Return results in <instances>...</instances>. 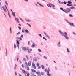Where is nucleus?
Returning <instances> with one entry per match:
<instances>
[{"mask_svg": "<svg viewBox=\"0 0 76 76\" xmlns=\"http://www.w3.org/2000/svg\"><path fill=\"white\" fill-rule=\"evenodd\" d=\"M59 32L62 36L66 38V39H69V37L67 36V33L66 32L63 33L61 32L60 30H59Z\"/></svg>", "mask_w": 76, "mask_h": 76, "instance_id": "obj_1", "label": "nucleus"}, {"mask_svg": "<svg viewBox=\"0 0 76 76\" xmlns=\"http://www.w3.org/2000/svg\"><path fill=\"white\" fill-rule=\"evenodd\" d=\"M16 41H17L16 44H17V47L18 48V50H19V45L20 43H19V41L17 40H16Z\"/></svg>", "mask_w": 76, "mask_h": 76, "instance_id": "obj_2", "label": "nucleus"}, {"mask_svg": "<svg viewBox=\"0 0 76 76\" xmlns=\"http://www.w3.org/2000/svg\"><path fill=\"white\" fill-rule=\"evenodd\" d=\"M22 50L23 51H27V50H26V48L25 47H23L22 48Z\"/></svg>", "mask_w": 76, "mask_h": 76, "instance_id": "obj_3", "label": "nucleus"}, {"mask_svg": "<svg viewBox=\"0 0 76 76\" xmlns=\"http://www.w3.org/2000/svg\"><path fill=\"white\" fill-rule=\"evenodd\" d=\"M66 11H67V13H69V12H70V11H71L70 9L69 8H66Z\"/></svg>", "mask_w": 76, "mask_h": 76, "instance_id": "obj_4", "label": "nucleus"}, {"mask_svg": "<svg viewBox=\"0 0 76 76\" xmlns=\"http://www.w3.org/2000/svg\"><path fill=\"white\" fill-rule=\"evenodd\" d=\"M57 46L58 47H61V45H60V42H59L57 44Z\"/></svg>", "mask_w": 76, "mask_h": 76, "instance_id": "obj_5", "label": "nucleus"}, {"mask_svg": "<svg viewBox=\"0 0 76 76\" xmlns=\"http://www.w3.org/2000/svg\"><path fill=\"white\" fill-rule=\"evenodd\" d=\"M64 20H65V21H66V22H67V23H69V24L70 25H71V23L69 22L68 21V20H67L66 19H64Z\"/></svg>", "mask_w": 76, "mask_h": 76, "instance_id": "obj_6", "label": "nucleus"}, {"mask_svg": "<svg viewBox=\"0 0 76 76\" xmlns=\"http://www.w3.org/2000/svg\"><path fill=\"white\" fill-rule=\"evenodd\" d=\"M2 7L4 11L6 13L7 12V11H6V10L4 9V6H2Z\"/></svg>", "mask_w": 76, "mask_h": 76, "instance_id": "obj_7", "label": "nucleus"}, {"mask_svg": "<svg viewBox=\"0 0 76 76\" xmlns=\"http://www.w3.org/2000/svg\"><path fill=\"white\" fill-rule=\"evenodd\" d=\"M36 45V44H35V43H33L32 46L31 47H32V48H34V47H35V46Z\"/></svg>", "mask_w": 76, "mask_h": 76, "instance_id": "obj_8", "label": "nucleus"}, {"mask_svg": "<svg viewBox=\"0 0 76 76\" xmlns=\"http://www.w3.org/2000/svg\"><path fill=\"white\" fill-rule=\"evenodd\" d=\"M37 3L38 4H39V5H40V6H41L42 7H44V6L41 5V4L39 3L38 2H37Z\"/></svg>", "mask_w": 76, "mask_h": 76, "instance_id": "obj_9", "label": "nucleus"}, {"mask_svg": "<svg viewBox=\"0 0 76 76\" xmlns=\"http://www.w3.org/2000/svg\"><path fill=\"white\" fill-rule=\"evenodd\" d=\"M62 11L64 12L65 13H66V14H67L68 13V12H67V11H66V10H63V9Z\"/></svg>", "mask_w": 76, "mask_h": 76, "instance_id": "obj_10", "label": "nucleus"}, {"mask_svg": "<svg viewBox=\"0 0 76 76\" xmlns=\"http://www.w3.org/2000/svg\"><path fill=\"white\" fill-rule=\"evenodd\" d=\"M12 15L13 16H14V17H16V14H15V13L12 12Z\"/></svg>", "mask_w": 76, "mask_h": 76, "instance_id": "obj_11", "label": "nucleus"}, {"mask_svg": "<svg viewBox=\"0 0 76 76\" xmlns=\"http://www.w3.org/2000/svg\"><path fill=\"white\" fill-rule=\"evenodd\" d=\"M15 67H14V70H15V71H16V67H17V65H16V64H15Z\"/></svg>", "mask_w": 76, "mask_h": 76, "instance_id": "obj_12", "label": "nucleus"}, {"mask_svg": "<svg viewBox=\"0 0 76 76\" xmlns=\"http://www.w3.org/2000/svg\"><path fill=\"white\" fill-rule=\"evenodd\" d=\"M34 70V69H31L32 72H33V73H36V71H35V70Z\"/></svg>", "mask_w": 76, "mask_h": 76, "instance_id": "obj_13", "label": "nucleus"}, {"mask_svg": "<svg viewBox=\"0 0 76 76\" xmlns=\"http://www.w3.org/2000/svg\"><path fill=\"white\" fill-rule=\"evenodd\" d=\"M7 49H6V53H5V56H7Z\"/></svg>", "mask_w": 76, "mask_h": 76, "instance_id": "obj_14", "label": "nucleus"}, {"mask_svg": "<svg viewBox=\"0 0 76 76\" xmlns=\"http://www.w3.org/2000/svg\"><path fill=\"white\" fill-rule=\"evenodd\" d=\"M25 32H26V33H28V34H30L29 33V31L27 29H26L25 30Z\"/></svg>", "mask_w": 76, "mask_h": 76, "instance_id": "obj_15", "label": "nucleus"}, {"mask_svg": "<svg viewBox=\"0 0 76 76\" xmlns=\"http://www.w3.org/2000/svg\"><path fill=\"white\" fill-rule=\"evenodd\" d=\"M41 67L43 70H44V69H45V68H44V65H42L41 66Z\"/></svg>", "mask_w": 76, "mask_h": 76, "instance_id": "obj_16", "label": "nucleus"}, {"mask_svg": "<svg viewBox=\"0 0 76 76\" xmlns=\"http://www.w3.org/2000/svg\"><path fill=\"white\" fill-rule=\"evenodd\" d=\"M15 20H17V22H18V23H19V19H18L17 18H15Z\"/></svg>", "mask_w": 76, "mask_h": 76, "instance_id": "obj_17", "label": "nucleus"}, {"mask_svg": "<svg viewBox=\"0 0 76 76\" xmlns=\"http://www.w3.org/2000/svg\"><path fill=\"white\" fill-rule=\"evenodd\" d=\"M31 61H30L28 63V66H31Z\"/></svg>", "mask_w": 76, "mask_h": 76, "instance_id": "obj_18", "label": "nucleus"}, {"mask_svg": "<svg viewBox=\"0 0 76 76\" xmlns=\"http://www.w3.org/2000/svg\"><path fill=\"white\" fill-rule=\"evenodd\" d=\"M67 3H68V4H71L72 3V2L69 1L67 2Z\"/></svg>", "mask_w": 76, "mask_h": 76, "instance_id": "obj_19", "label": "nucleus"}, {"mask_svg": "<svg viewBox=\"0 0 76 76\" xmlns=\"http://www.w3.org/2000/svg\"><path fill=\"white\" fill-rule=\"evenodd\" d=\"M8 16L10 18H11V16H10V12H8Z\"/></svg>", "mask_w": 76, "mask_h": 76, "instance_id": "obj_20", "label": "nucleus"}, {"mask_svg": "<svg viewBox=\"0 0 76 76\" xmlns=\"http://www.w3.org/2000/svg\"><path fill=\"white\" fill-rule=\"evenodd\" d=\"M71 25H70L71 26H72V25L73 27H75V25H74V24H73V23H71Z\"/></svg>", "mask_w": 76, "mask_h": 76, "instance_id": "obj_21", "label": "nucleus"}, {"mask_svg": "<svg viewBox=\"0 0 76 76\" xmlns=\"http://www.w3.org/2000/svg\"><path fill=\"white\" fill-rule=\"evenodd\" d=\"M34 61L35 62L37 61V58H36L35 57H34Z\"/></svg>", "mask_w": 76, "mask_h": 76, "instance_id": "obj_22", "label": "nucleus"}, {"mask_svg": "<svg viewBox=\"0 0 76 76\" xmlns=\"http://www.w3.org/2000/svg\"><path fill=\"white\" fill-rule=\"evenodd\" d=\"M47 6L48 7H51V5H50V4H47Z\"/></svg>", "mask_w": 76, "mask_h": 76, "instance_id": "obj_23", "label": "nucleus"}, {"mask_svg": "<svg viewBox=\"0 0 76 76\" xmlns=\"http://www.w3.org/2000/svg\"><path fill=\"white\" fill-rule=\"evenodd\" d=\"M67 6H73V4L69 5V4H67Z\"/></svg>", "mask_w": 76, "mask_h": 76, "instance_id": "obj_24", "label": "nucleus"}, {"mask_svg": "<svg viewBox=\"0 0 76 76\" xmlns=\"http://www.w3.org/2000/svg\"><path fill=\"white\" fill-rule=\"evenodd\" d=\"M27 70H30V69H29V67L27 66Z\"/></svg>", "mask_w": 76, "mask_h": 76, "instance_id": "obj_25", "label": "nucleus"}, {"mask_svg": "<svg viewBox=\"0 0 76 76\" xmlns=\"http://www.w3.org/2000/svg\"><path fill=\"white\" fill-rule=\"evenodd\" d=\"M22 73H25V70L23 69L22 70Z\"/></svg>", "mask_w": 76, "mask_h": 76, "instance_id": "obj_26", "label": "nucleus"}, {"mask_svg": "<svg viewBox=\"0 0 76 76\" xmlns=\"http://www.w3.org/2000/svg\"><path fill=\"white\" fill-rule=\"evenodd\" d=\"M69 16H70V17H71V18H72V17H73V16L71 14H69Z\"/></svg>", "mask_w": 76, "mask_h": 76, "instance_id": "obj_27", "label": "nucleus"}, {"mask_svg": "<svg viewBox=\"0 0 76 76\" xmlns=\"http://www.w3.org/2000/svg\"><path fill=\"white\" fill-rule=\"evenodd\" d=\"M75 7H70V8L71 9H74V8H75Z\"/></svg>", "mask_w": 76, "mask_h": 76, "instance_id": "obj_28", "label": "nucleus"}, {"mask_svg": "<svg viewBox=\"0 0 76 76\" xmlns=\"http://www.w3.org/2000/svg\"><path fill=\"white\" fill-rule=\"evenodd\" d=\"M27 25H28V26H30V28H32V27L31 26V25H30V24H29V23H27Z\"/></svg>", "mask_w": 76, "mask_h": 76, "instance_id": "obj_29", "label": "nucleus"}, {"mask_svg": "<svg viewBox=\"0 0 76 76\" xmlns=\"http://www.w3.org/2000/svg\"><path fill=\"white\" fill-rule=\"evenodd\" d=\"M46 37H47V38H49V39H50V37H49V36H48V35H46Z\"/></svg>", "mask_w": 76, "mask_h": 76, "instance_id": "obj_30", "label": "nucleus"}, {"mask_svg": "<svg viewBox=\"0 0 76 76\" xmlns=\"http://www.w3.org/2000/svg\"><path fill=\"white\" fill-rule=\"evenodd\" d=\"M51 5L52 6V7H55V6H54V4H51Z\"/></svg>", "mask_w": 76, "mask_h": 76, "instance_id": "obj_31", "label": "nucleus"}, {"mask_svg": "<svg viewBox=\"0 0 76 76\" xmlns=\"http://www.w3.org/2000/svg\"><path fill=\"white\" fill-rule=\"evenodd\" d=\"M5 4H7V6H8V4H7V1H5Z\"/></svg>", "mask_w": 76, "mask_h": 76, "instance_id": "obj_32", "label": "nucleus"}, {"mask_svg": "<svg viewBox=\"0 0 76 76\" xmlns=\"http://www.w3.org/2000/svg\"><path fill=\"white\" fill-rule=\"evenodd\" d=\"M23 61H26V59H25V58H23Z\"/></svg>", "mask_w": 76, "mask_h": 76, "instance_id": "obj_33", "label": "nucleus"}, {"mask_svg": "<svg viewBox=\"0 0 76 76\" xmlns=\"http://www.w3.org/2000/svg\"><path fill=\"white\" fill-rule=\"evenodd\" d=\"M49 72H50V71H47V75L48 74H49V75L50 74H49Z\"/></svg>", "mask_w": 76, "mask_h": 76, "instance_id": "obj_34", "label": "nucleus"}, {"mask_svg": "<svg viewBox=\"0 0 76 76\" xmlns=\"http://www.w3.org/2000/svg\"><path fill=\"white\" fill-rule=\"evenodd\" d=\"M43 39H45V41H47V39L46 38H45V37H43Z\"/></svg>", "mask_w": 76, "mask_h": 76, "instance_id": "obj_35", "label": "nucleus"}, {"mask_svg": "<svg viewBox=\"0 0 76 76\" xmlns=\"http://www.w3.org/2000/svg\"><path fill=\"white\" fill-rule=\"evenodd\" d=\"M67 52H68V53H70V51H69V49L67 48Z\"/></svg>", "mask_w": 76, "mask_h": 76, "instance_id": "obj_36", "label": "nucleus"}, {"mask_svg": "<svg viewBox=\"0 0 76 76\" xmlns=\"http://www.w3.org/2000/svg\"><path fill=\"white\" fill-rule=\"evenodd\" d=\"M40 74L41 75H44V72H42Z\"/></svg>", "mask_w": 76, "mask_h": 76, "instance_id": "obj_37", "label": "nucleus"}, {"mask_svg": "<svg viewBox=\"0 0 76 76\" xmlns=\"http://www.w3.org/2000/svg\"><path fill=\"white\" fill-rule=\"evenodd\" d=\"M14 48H16V45L15 44H14Z\"/></svg>", "mask_w": 76, "mask_h": 76, "instance_id": "obj_38", "label": "nucleus"}, {"mask_svg": "<svg viewBox=\"0 0 76 76\" xmlns=\"http://www.w3.org/2000/svg\"><path fill=\"white\" fill-rule=\"evenodd\" d=\"M10 32L11 34H12V32L11 27H10Z\"/></svg>", "mask_w": 76, "mask_h": 76, "instance_id": "obj_39", "label": "nucleus"}, {"mask_svg": "<svg viewBox=\"0 0 76 76\" xmlns=\"http://www.w3.org/2000/svg\"><path fill=\"white\" fill-rule=\"evenodd\" d=\"M47 75L48 76H51L52 74H48Z\"/></svg>", "mask_w": 76, "mask_h": 76, "instance_id": "obj_40", "label": "nucleus"}, {"mask_svg": "<svg viewBox=\"0 0 76 76\" xmlns=\"http://www.w3.org/2000/svg\"><path fill=\"white\" fill-rule=\"evenodd\" d=\"M38 51H39V52H41V50H40V49H38Z\"/></svg>", "mask_w": 76, "mask_h": 76, "instance_id": "obj_41", "label": "nucleus"}, {"mask_svg": "<svg viewBox=\"0 0 76 76\" xmlns=\"http://www.w3.org/2000/svg\"><path fill=\"white\" fill-rule=\"evenodd\" d=\"M32 66H33L34 67L35 66V64L34 63H33H33H32Z\"/></svg>", "mask_w": 76, "mask_h": 76, "instance_id": "obj_42", "label": "nucleus"}, {"mask_svg": "<svg viewBox=\"0 0 76 76\" xmlns=\"http://www.w3.org/2000/svg\"><path fill=\"white\" fill-rule=\"evenodd\" d=\"M38 35H39V37H41V38H42V35H41V34H39Z\"/></svg>", "mask_w": 76, "mask_h": 76, "instance_id": "obj_43", "label": "nucleus"}, {"mask_svg": "<svg viewBox=\"0 0 76 76\" xmlns=\"http://www.w3.org/2000/svg\"><path fill=\"white\" fill-rule=\"evenodd\" d=\"M39 66V64L38 63H37V66Z\"/></svg>", "mask_w": 76, "mask_h": 76, "instance_id": "obj_44", "label": "nucleus"}, {"mask_svg": "<svg viewBox=\"0 0 76 76\" xmlns=\"http://www.w3.org/2000/svg\"><path fill=\"white\" fill-rule=\"evenodd\" d=\"M64 4H66V3H67V2L64 1V2H63Z\"/></svg>", "mask_w": 76, "mask_h": 76, "instance_id": "obj_45", "label": "nucleus"}, {"mask_svg": "<svg viewBox=\"0 0 76 76\" xmlns=\"http://www.w3.org/2000/svg\"><path fill=\"white\" fill-rule=\"evenodd\" d=\"M60 10H63V8H61V7L60 8Z\"/></svg>", "mask_w": 76, "mask_h": 76, "instance_id": "obj_46", "label": "nucleus"}, {"mask_svg": "<svg viewBox=\"0 0 76 76\" xmlns=\"http://www.w3.org/2000/svg\"><path fill=\"white\" fill-rule=\"evenodd\" d=\"M21 38H23V35L22 34L21 35Z\"/></svg>", "mask_w": 76, "mask_h": 76, "instance_id": "obj_47", "label": "nucleus"}, {"mask_svg": "<svg viewBox=\"0 0 76 76\" xmlns=\"http://www.w3.org/2000/svg\"><path fill=\"white\" fill-rule=\"evenodd\" d=\"M43 33H44V34H45V35H47V33H46L45 32H43Z\"/></svg>", "mask_w": 76, "mask_h": 76, "instance_id": "obj_48", "label": "nucleus"}, {"mask_svg": "<svg viewBox=\"0 0 76 76\" xmlns=\"http://www.w3.org/2000/svg\"><path fill=\"white\" fill-rule=\"evenodd\" d=\"M43 57L45 59H47V57H45V56H44Z\"/></svg>", "mask_w": 76, "mask_h": 76, "instance_id": "obj_49", "label": "nucleus"}, {"mask_svg": "<svg viewBox=\"0 0 76 76\" xmlns=\"http://www.w3.org/2000/svg\"><path fill=\"white\" fill-rule=\"evenodd\" d=\"M18 28H19V30H21V27L19 26H18Z\"/></svg>", "mask_w": 76, "mask_h": 76, "instance_id": "obj_50", "label": "nucleus"}, {"mask_svg": "<svg viewBox=\"0 0 76 76\" xmlns=\"http://www.w3.org/2000/svg\"><path fill=\"white\" fill-rule=\"evenodd\" d=\"M32 67L33 68H34V69H36V66H34V67H33L32 66Z\"/></svg>", "mask_w": 76, "mask_h": 76, "instance_id": "obj_51", "label": "nucleus"}, {"mask_svg": "<svg viewBox=\"0 0 76 76\" xmlns=\"http://www.w3.org/2000/svg\"><path fill=\"white\" fill-rule=\"evenodd\" d=\"M30 75V74H29V73H28V74H27V76H29Z\"/></svg>", "mask_w": 76, "mask_h": 76, "instance_id": "obj_52", "label": "nucleus"}, {"mask_svg": "<svg viewBox=\"0 0 76 76\" xmlns=\"http://www.w3.org/2000/svg\"><path fill=\"white\" fill-rule=\"evenodd\" d=\"M20 34V32H18V33H17V35H19V34Z\"/></svg>", "mask_w": 76, "mask_h": 76, "instance_id": "obj_53", "label": "nucleus"}, {"mask_svg": "<svg viewBox=\"0 0 76 76\" xmlns=\"http://www.w3.org/2000/svg\"><path fill=\"white\" fill-rule=\"evenodd\" d=\"M27 50L28 51L29 50V48L28 47H27L26 48Z\"/></svg>", "mask_w": 76, "mask_h": 76, "instance_id": "obj_54", "label": "nucleus"}, {"mask_svg": "<svg viewBox=\"0 0 76 76\" xmlns=\"http://www.w3.org/2000/svg\"><path fill=\"white\" fill-rule=\"evenodd\" d=\"M6 9L7 11L8 12H9V10H8V9H7V8H6Z\"/></svg>", "mask_w": 76, "mask_h": 76, "instance_id": "obj_55", "label": "nucleus"}, {"mask_svg": "<svg viewBox=\"0 0 76 76\" xmlns=\"http://www.w3.org/2000/svg\"><path fill=\"white\" fill-rule=\"evenodd\" d=\"M19 39H20V41H22V38L20 37V38H19Z\"/></svg>", "mask_w": 76, "mask_h": 76, "instance_id": "obj_56", "label": "nucleus"}, {"mask_svg": "<svg viewBox=\"0 0 76 76\" xmlns=\"http://www.w3.org/2000/svg\"><path fill=\"white\" fill-rule=\"evenodd\" d=\"M21 66L23 68V67H24V65H23V64H22V65Z\"/></svg>", "mask_w": 76, "mask_h": 76, "instance_id": "obj_57", "label": "nucleus"}, {"mask_svg": "<svg viewBox=\"0 0 76 76\" xmlns=\"http://www.w3.org/2000/svg\"><path fill=\"white\" fill-rule=\"evenodd\" d=\"M38 69H41V66H38Z\"/></svg>", "mask_w": 76, "mask_h": 76, "instance_id": "obj_58", "label": "nucleus"}, {"mask_svg": "<svg viewBox=\"0 0 76 76\" xmlns=\"http://www.w3.org/2000/svg\"><path fill=\"white\" fill-rule=\"evenodd\" d=\"M45 72H47V71H48V70H47V69H45Z\"/></svg>", "mask_w": 76, "mask_h": 76, "instance_id": "obj_59", "label": "nucleus"}, {"mask_svg": "<svg viewBox=\"0 0 76 76\" xmlns=\"http://www.w3.org/2000/svg\"><path fill=\"white\" fill-rule=\"evenodd\" d=\"M26 21H27V22H30V21L29 20H26Z\"/></svg>", "mask_w": 76, "mask_h": 76, "instance_id": "obj_60", "label": "nucleus"}, {"mask_svg": "<svg viewBox=\"0 0 76 76\" xmlns=\"http://www.w3.org/2000/svg\"><path fill=\"white\" fill-rule=\"evenodd\" d=\"M36 74H37V75H40V74H39L38 72H36Z\"/></svg>", "mask_w": 76, "mask_h": 76, "instance_id": "obj_61", "label": "nucleus"}, {"mask_svg": "<svg viewBox=\"0 0 76 76\" xmlns=\"http://www.w3.org/2000/svg\"><path fill=\"white\" fill-rule=\"evenodd\" d=\"M22 32L23 33H24V30H23V29L22 30Z\"/></svg>", "mask_w": 76, "mask_h": 76, "instance_id": "obj_62", "label": "nucleus"}, {"mask_svg": "<svg viewBox=\"0 0 76 76\" xmlns=\"http://www.w3.org/2000/svg\"><path fill=\"white\" fill-rule=\"evenodd\" d=\"M19 62L20 63V64H22V61L21 60H19Z\"/></svg>", "mask_w": 76, "mask_h": 76, "instance_id": "obj_63", "label": "nucleus"}, {"mask_svg": "<svg viewBox=\"0 0 76 76\" xmlns=\"http://www.w3.org/2000/svg\"><path fill=\"white\" fill-rule=\"evenodd\" d=\"M48 71H49L50 72V68H48Z\"/></svg>", "mask_w": 76, "mask_h": 76, "instance_id": "obj_64", "label": "nucleus"}]
</instances>
